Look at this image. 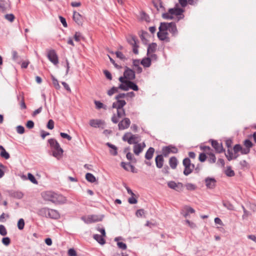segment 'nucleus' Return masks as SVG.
Here are the masks:
<instances>
[{
    "label": "nucleus",
    "mask_w": 256,
    "mask_h": 256,
    "mask_svg": "<svg viewBox=\"0 0 256 256\" xmlns=\"http://www.w3.org/2000/svg\"><path fill=\"white\" fill-rule=\"evenodd\" d=\"M129 89H132L134 91H138V87L136 83L132 80H128Z\"/></svg>",
    "instance_id": "4c0bfd02"
},
{
    "label": "nucleus",
    "mask_w": 256,
    "mask_h": 256,
    "mask_svg": "<svg viewBox=\"0 0 256 256\" xmlns=\"http://www.w3.org/2000/svg\"><path fill=\"white\" fill-rule=\"evenodd\" d=\"M94 238L100 244L103 245L106 243V241L102 236L98 234H94L93 236Z\"/></svg>",
    "instance_id": "c756f323"
},
{
    "label": "nucleus",
    "mask_w": 256,
    "mask_h": 256,
    "mask_svg": "<svg viewBox=\"0 0 256 256\" xmlns=\"http://www.w3.org/2000/svg\"><path fill=\"white\" fill-rule=\"evenodd\" d=\"M242 146L240 144H236L234 147V151L235 154L238 153L239 152H241Z\"/></svg>",
    "instance_id": "680f3d73"
},
{
    "label": "nucleus",
    "mask_w": 256,
    "mask_h": 256,
    "mask_svg": "<svg viewBox=\"0 0 256 256\" xmlns=\"http://www.w3.org/2000/svg\"><path fill=\"white\" fill-rule=\"evenodd\" d=\"M121 166L126 170H130L132 172H135L134 167L130 164V162H122L120 164Z\"/></svg>",
    "instance_id": "4be33fe9"
},
{
    "label": "nucleus",
    "mask_w": 256,
    "mask_h": 256,
    "mask_svg": "<svg viewBox=\"0 0 256 256\" xmlns=\"http://www.w3.org/2000/svg\"><path fill=\"white\" fill-rule=\"evenodd\" d=\"M156 166L158 168H160L162 167L164 159L162 155H158L155 158Z\"/></svg>",
    "instance_id": "412c9836"
},
{
    "label": "nucleus",
    "mask_w": 256,
    "mask_h": 256,
    "mask_svg": "<svg viewBox=\"0 0 256 256\" xmlns=\"http://www.w3.org/2000/svg\"><path fill=\"white\" fill-rule=\"evenodd\" d=\"M124 116H126V113H116V114H114L112 118V121L114 124H116L119 122L120 118Z\"/></svg>",
    "instance_id": "5701e85b"
},
{
    "label": "nucleus",
    "mask_w": 256,
    "mask_h": 256,
    "mask_svg": "<svg viewBox=\"0 0 256 256\" xmlns=\"http://www.w3.org/2000/svg\"><path fill=\"white\" fill-rule=\"evenodd\" d=\"M86 178L88 182L92 183L96 181V178L95 176L90 173H87L86 174Z\"/></svg>",
    "instance_id": "c9c22d12"
},
{
    "label": "nucleus",
    "mask_w": 256,
    "mask_h": 256,
    "mask_svg": "<svg viewBox=\"0 0 256 256\" xmlns=\"http://www.w3.org/2000/svg\"><path fill=\"white\" fill-rule=\"evenodd\" d=\"M54 122L52 120H50L47 124L46 127L50 130H52L54 128Z\"/></svg>",
    "instance_id": "4d7b16f0"
},
{
    "label": "nucleus",
    "mask_w": 256,
    "mask_h": 256,
    "mask_svg": "<svg viewBox=\"0 0 256 256\" xmlns=\"http://www.w3.org/2000/svg\"><path fill=\"white\" fill-rule=\"evenodd\" d=\"M212 145L216 152L220 153L224 150L222 143H218L216 140H211Z\"/></svg>",
    "instance_id": "dca6fc26"
},
{
    "label": "nucleus",
    "mask_w": 256,
    "mask_h": 256,
    "mask_svg": "<svg viewBox=\"0 0 256 256\" xmlns=\"http://www.w3.org/2000/svg\"><path fill=\"white\" fill-rule=\"evenodd\" d=\"M94 103L96 105V109L100 110V108H103L104 110H106V106L104 105L100 101L95 100L94 101Z\"/></svg>",
    "instance_id": "72a5a7b5"
},
{
    "label": "nucleus",
    "mask_w": 256,
    "mask_h": 256,
    "mask_svg": "<svg viewBox=\"0 0 256 256\" xmlns=\"http://www.w3.org/2000/svg\"><path fill=\"white\" fill-rule=\"evenodd\" d=\"M168 30L172 34L173 36L177 34L178 31L174 22H170Z\"/></svg>",
    "instance_id": "aec40b11"
},
{
    "label": "nucleus",
    "mask_w": 256,
    "mask_h": 256,
    "mask_svg": "<svg viewBox=\"0 0 256 256\" xmlns=\"http://www.w3.org/2000/svg\"><path fill=\"white\" fill-rule=\"evenodd\" d=\"M185 186L188 190H194L196 188V186L192 183L186 184Z\"/></svg>",
    "instance_id": "49530a36"
},
{
    "label": "nucleus",
    "mask_w": 256,
    "mask_h": 256,
    "mask_svg": "<svg viewBox=\"0 0 256 256\" xmlns=\"http://www.w3.org/2000/svg\"><path fill=\"white\" fill-rule=\"evenodd\" d=\"M60 218V214L56 210L50 208H48L47 212V216L46 218H50L52 219H58Z\"/></svg>",
    "instance_id": "9b49d317"
},
{
    "label": "nucleus",
    "mask_w": 256,
    "mask_h": 256,
    "mask_svg": "<svg viewBox=\"0 0 256 256\" xmlns=\"http://www.w3.org/2000/svg\"><path fill=\"white\" fill-rule=\"evenodd\" d=\"M52 84L54 88L56 90H59L60 88V86L59 84L58 80L56 78H55L53 76H52Z\"/></svg>",
    "instance_id": "37998d69"
},
{
    "label": "nucleus",
    "mask_w": 256,
    "mask_h": 256,
    "mask_svg": "<svg viewBox=\"0 0 256 256\" xmlns=\"http://www.w3.org/2000/svg\"><path fill=\"white\" fill-rule=\"evenodd\" d=\"M135 196H132V197L130 198L128 200V202L130 204H136L137 203L138 200L134 198Z\"/></svg>",
    "instance_id": "338daca9"
},
{
    "label": "nucleus",
    "mask_w": 256,
    "mask_h": 256,
    "mask_svg": "<svg viewBox=\"0 0 256 256\" xmlns=\"http://www.w3.org/2000/svg\"><path fill=\"white\" fill-rule=\"evenodd\" d=\"M157 44L156 43L152 42L150 44L148 47L147 55H150L151 52H154L156 50Z\"/></svg>",
    "instance_id": "cd10ccee"
},
{
    "label": "nucleus",
    "mask_w": 256,
    "mask_h": 256,
    "mask_svg": "<svg viewBox=\"0 0 256 256\" xmlns=\"http://www.w3.org/2000/svg\"><path fill=\"white\" fill-rule=\"evenodd\" d=\"M16 132L19 134H23L25 130L23 126H18L16 128Z\"/></svg>",
    "instance_id": "5fc2aeb1"
},
{
    "label": "nucleus",
    "mask_w": 256,
    "mask_h": 256,
    "mask_svg": "<svg viewBox=\"0 0 256 256\" xmlns=\"http://www.w3.org/2000/svg\"><path fill=\"white\" fill-rule=\"evenodd\" d=\"M126 104V102L124 100H117L116 102L112 104V108H116L117 112H119L118 110L122 108Z\"/></svg>",
    "instance_id": "6ab92c4d"
},
{
    "label": "nucleus",
    "mask_w": 256,
    "mask_h": 256,
    "mask_svg": "<svg viewBox=\"0 0 256 256\" xmlns=\"http://www.w3.org/2000/svg\"><path fill=\"white\" fill-rule=\"evenodd\" d=\"M178 163V160L175 156H172L169 160V164L172 169H175L176 168Z\"/></svg>",
    "instance_id": "a878e982"
},
{
    "label": "nucleus",
    "mask_w": 256,
    "mask_h": 256,
    "mask_svg": "<svg viewBox=\"0 0 256 256\" xmlns=\"http://www.w3.org/2000/svg\"><path fill=\"white\" fill-rule=\"evenodd\" d=\"M4 17L7 20H9L10 22H13L15 18L14 16L12 14H6L5 15Z\"/></svg>",
    "instance_id": "bf43d9fd"
},
{
    "label": "nucleus",
    "mask_w": 256,
    "mask_h": 256,
    "mask_svg": "<svg viewBox=\"0 0 256 256\" xmlns=\"http://www.w3.org/2000/svg\"><path fill=\"white\" fill-rule=\"evenodd\" d=\"M28 179L33 184H37L38 181L36 179L35 177L33 174H32L30 173H28Z\"/></svg>",
    "instance_id": "09e8293b"
},
{
    "label": "nucleus",
    "mask_w": 256,
    "mask_h": 256,
    "mask_svg": "<svg viewBox=\"0 0 256 256\" xmlns=\"http://www.w3.org/2000/svg\"><path fill=\"white\" fill-rule=\"evenodd\" d=\"M106 145L110 148L114 150V152H112V151H110V154L113 156H116L118 154L117 152V148L114 145L112 144L109 142L106 143Z\"/></svg>",
    "instance_id": "79ce46f5"
},
{
    "label": "nucleus",
    "mask_w": 256,
    "mask_h": 256,
    "mask_svg": "<svg viewBox=\"0 0 256 256\" xmlns=\"http://www.w3.org/2000/svg\"><path fill=\"white\" fill-rule=\"evenodd\" d=\"M204 182L208 188L213 189L216 186V181L214 178L207 177L205 178Z\"/></svg>",
    "instance_id": "f8f14e48"
},
{
    "label": "nucleus",
    "mask_w": 256,
    "mask_h": 256,
    "mask_svg": "<svg viewBox=\"0 0 256 256\" xmlns=\"http://www.w3.org/2000/svg\"><path fill=\"white\" fill-rule=\"evenodd\" d=\"M154 152V148L152 147H150L147 150V151L146 152V153L145 154L144 157H145L146 159L148 160H151L153 157Z\"/></svg>",
    "instance_id": "b1692460"
},
{
    "label": "nucleus",
    "mask_w": 256,
    "mask_h": 256,
    "mask_svg": "<svg viewBox=\"0 0 256 256\" xmlns=\"http://www.w3.org/2000/svg\"><path fill=\"white\" fill-rule=\"evenodd\" d=\"M225 156L228 161L233 159V153L231 149H228L226 152L225 153Z\"/></svg>",
    "instance_id": "a19ab883"
},
{
    "label": "nucleus",
    "mask_w": 256,
    "mask_h": 256,
    "mask_svg": "<svg viewBox=\"0 0 256 256\" xmlns=\"http://www.w3.org/2000/svg\"><path fill=\"white\" fill-rule=\"evenodd\" d=\"M118 87H114L113 86L112 88L108 92V94L111 96H112L114 93L117 92H118Z\"/></svg>",
    "instance_id": "8fccbe9b"
},
{
    "label": "nucleus",
    "mask_w": 256,
    "mask_h": 256,
    "mask_svg": "<svg viewBox=\"0 0 256 256\" xmlns=\"http://www.w3.org/2000/svg\"><path fill=\"white\" fill-rule=\"evenodd\" d=\"M115 54H116V56L117 58H120L122 60H126V56L120 52L116 51L115 52Z\"/></svg>",
    "instance_id": "3c124183"
},
{
    "label": "nucleus",
    "mask_w": 256,
    "mask_h": 256,
    "mask_svg": "<svg viewBox=\"0 0 256 256\" xmlns=\"http://www.w3.org/2000/svg\"><path fill=\"white\" fill-rule=\"evenodd\" d=\"M0 234L2 236H4L7 234L6 230L4 225H0Z\"/></svg>",
    "instance_id": "6e6d98bb"
},
{
    "label": "nucleus",
    "mask_w": 256,
    "mask_h": 256,
    "mask_svg": "<svg viewBox=\"0 0 256 256\" xmlns=\"http://www.w3.org/2000/svg\"><path fill=\"white\" fill-rule=\"evenodd\" d=\"M122 139L124 142H127L130 144H136L140 141V136L138 134L126 132L123 136Z\"/></svg>",
    "instance_id": "7ed1b4c3"
},
{
    "label": "nucleus",
    "mask_w": 256,
    "mask_h": 256,
    "mask_svg": "<svg viewBox=\"0 0 256 256\" xmlns=\"http://www.w3.org/2000/svg\"><path fill=\"white\" fill-rule=\"evenodd\" d=\"M60 136H61L62 138H66L68 140H72V138L71 136H70V135H68V134H67L66 133L60 132Z\"/></svg>",
    "instance_id": "e2e57ef3"
},
{
    "label": "nucleus",
    "mask_w": 256,
    "mask_h": 256,
    "mask_svg": "<svg viewBox=\"0 0 256 256\" xmlns=\"http://www.w3.org/2000/svg\"><path fill=\"white\" fill-rule=\"evenodd\" d=\"M162 17L163 18L166 20H172L174 18V16H172V14H170L168 12L162 14Z\"/></svg>",
    "instance_id": "de8ad7c7"
},
{
    "label": "nucleus",
    "mask_w": 256,
    "mask_h": 256,
    "mask_svg": "<svg viewBox=\"0 0 256 256\" xmlns=\"http://www.w3.org/2000/svg\"><path fill=\"white\" fill-rule=\"evenodd\" d=\"M124 76H125L126 79L128 80H134L136 77L134 71L126 66L125 67Z\"/></svg>",
    "instance_id": "9d476101"
},
{
    "label": "nucleus",
    "mask_w": 256,
    "mask_h": 256,
    "mask_svg": "<svg viewBox=\"0 0 256 256\" xmlns=\"http://www.w3.org/2000/svg\"><path fill=\"white\" fill-rule=\"evenodd\" d=\"M81 219L86 224H90L102 220V218L97 215H90L88 217L82 216Z\"/></svg>",
    "instance_id": "6e6552de"
},
{
    "label": "nucleus",
    "mask_w": 256,
    "mask_h": 256,
    "mask_svg": "<svg viewBox=\"0 0 256 256\" xmlns=\"http://www.w3.org/2000/svg\"><path fill=\"white\" fill-rule=\"evenodd\" d=\"M128 86H129L128 80H127L126 83L120 84L118 86V89H120L123 90L127 91L129 90Z\"/></svg>",
    "instance_id": "58836bf2"
},
{
    "label": "nucleus",
    "mask_w": 256,
    "mask_h": 256,
    "mask_svg": "<svg viewBox=\"0 0 256 256\" xmlns=\"http://www.w3.org/2000/svg\"><path fill=\"white\" fill-rule=\"evenodd\" d=\"M168 186L170 188L178 192H180L183 190L184 184L182 182L176 183L175 182L172 180L168 182Z\"/></svg>",
    "instance_id": "423d86ee"
},
{
    "label": "nucleus",
    "mask_w": 256,
    "mask_h": 256,
    "mask_svg": "<svg viewBox=\"0 0 256 256\" xmlns=\"http://www.w3.org/2000/svg\"><path fill=\"white\" fill-rule=\"evenodd\" d=\"M168 12L172 16L175 15L176 16L177 22L180 20L184 18V16L183 14L184 10L182 8H178V4H176L174 8H169Z\"/></svg>",
    "instance_id": "20e7f679"
},
{
    "label": "nucleus",
    "mask_w": 256,
    "mask_h": 256,
    "mask_svg": "<svg viewBox=\"0 0 256 256\" xmlns=\"http://www.w3.org/2000/svg\"><path fill=\"white\" fill-rule=\"evenodd\" d=\"M168 32H167L159 31L157 33V36L160 40H166L167 42H170V38L167 36Z\"/></svg>",
    "instance_id": "f3484780"
},
{
    "label": "nucleus",
    "mask_w": 256,
    "mask_h": 256,
    "mask_svg": "<svg viewBox=\"0 0 256 256\" xmlns=\"http://www.w3.org/2000/svg\"><path fill=\"white\" fill-rule=\"evenodd\" d=\"M225 174L230 177H232L234 176L235 173L233 170H232L230 166H227L226 169L225 170Z\"/></svg>",
    "instance_id": "e433bc0d"
},
{
    "label": "nucleus",
    "mask_w": 256,
    "mask_h": 256,
    "mask_svg": "<svg viewBox=\"0 0 256 256\" xmlns=\"http://www.w3.org/2000/svg\"><path fill=\"white\" fill-rule=\"evenodd\" d=\"M223 206L228 210H234V206L229 202H223Z\"/></svg>",
    "instance_id": "603ef678"
},
{
    "label": "nucleus",
    "mask_w": 256,
    "mask_h": 256,
    "mask_svg": "<svg viewBox=\"0 0 256 256\" xmlns=\"http://www.w3.org/2000/svg\"><path fill=\"white\" fill-rule=\"evenodd\" d=\"M0 150H1L0 156L1 157L8 160L10 158V154L2 146H0Z\"/></svg>",
    "instance_id": "7c9ffc66"
},
{
    "label": "nucleus",
    "mask_w": 256,
    "mask_h": 256,
    "mask_svg": "<svg viewBox=\"0 0 256 256\" xmlns=\"http://www.w3.org/2000/svg\"><path fill=\"white\" fill-rule=\"evenodd\" d=\"M142 18L143 20H144L146 22H149L150 21V18L148 14H147L146 12H142Z\"/></svg>",
    "instance_id": "69168bd1"
},
{
    "label": "nucleus",
    "mask_w": 256,
    "mask_h": 256,
    "mask_svg": "<svg viewBox=\"0 0 256 256\" xmlns=\"http://www.w3.org/2000/svg\"><path fill=\"white\" fill-rule=\"evenodd\" d=\"M73 20L79 26H82L83 23V18L78 12L74 10L72 16Z\"/></svg>",
    "instance_id": "2eb2a0df"
},
{
    "label": "nucleus",
    "mask_w": 256,
    "mask_h": 256,
    "mask_svg": "<svg viewBox=\"0 0 256 256\" xmlns=\"http://www.w3.org/2000/svg\"><path fill=\"white\" fill-rule=\"evenodd\" d=\"M42 196L44 200L56 204H64L66 202V198L65 196L53 191L42 192Z\"/></svg>",
    "instance_id": "f257e3e1"
},
{
    "label": "nucleus",
    "mask_w": 256,
    "mask_h": 256,
    "mask_svg": "<svg viewBox=\"0 0 256 256\" xmlns=\"http://www.w3.org/2000/svg\"><path fill=\"white\" fill-rule=\"evenodd\" d=\"M48 60L54 65L58 63V56L54 50H50L48 54Z\"/></svg>",
    "instance_id": "1a4fd4ad"
},
{
    "label": "nucleus",
    "mask_w": 256,
    "mask_h": 256,
    "mask_svg": "<svg viewBox=\"0 0 256 256\" xmlns=\"http://www.w3.org/2000/svg\"><path fill=\"white\" fill-rule=\"evenodd\" d=\"M170 22H160L158 28L159 31L166 32L168 30Z\"/></svg>",
    "instance_id": "2f4dec72"
},
{
    "label": "nucleus",
    "mask_w": 256,
    "mask_h": 256,
    "mask_svg": "<svg viewBox=\"0 0 256 256\" xmlns=\"http://www.w3.org/2000/svg\"><path fill=\"white\" fill-rule=\"evenodd\" d=\"M17 97H18V100H20V99H21V100H20V106L21 109L22 110L26 109V104L24 102L23 96H21L20 95H19V96H18Z\"/></svg>",
    "instance_id": "ea45409f"
},
{
    "label": "nucleus",
    "mask_w": 256,
    "mask_h": 256,
    "mask_svg": "<svg viewBox=\"0 0 256 256\" xmlns=\"http://www.w3.org/2000/svg\"><path fill=\"white\" fill-rule=\"evenodd\" d=\"M182 164L184 166V174L185 176H188L191 174L194 168V165L191 163L190 159L186 158L183 160Z\"/></svg>",
    "instance_id": "39448f33"
},
{
    "label": "nucleus",
    "mask_w": 256,
    "mask_h": 256,
    "mask_svg": "<svg viewBox=\"0 0 256 256\" xmlns=\"http://www.w3.org/2000/svg\"><path fill=\"white\" fill-rule=\"evenodd\" d=\"M82 38V34L79 32H76L74 35V39L76 42H80V39Z\"/></svg>",
    "instance_id": "864d4df0"
},
{
    "label": "nucleus",
    "mask_w": 256,
    "mask_h": 256,
    "mask_svg": "<svg viewBox=\"0 0 256 256\" xmlns=\"http://www.w3.org/2000/svg\"><path fill=\"white\" fill-rule=\"evenodd\" d=\"M244 144L245 148H246L250 150L254 146V144H252V142L248 139H246L244 140Z\"/></svg>",
    "instance_id": "c03bdc74"
},
{
    "label": "nucleus",
    "mask_w": 256,
    "mask_h": 256,
    "mask_svg": "<svg viewBox=\"0 0 256 256\" xmlns=\"http://www.w3.org/2000/svg\"><path fill=\"white\" fill-rule=\"evenodd\" d=\"M90 125L94 128H100L104 126V122L98 119H92L90 120Z\"/></svg>",
    "instance_id": "4468645a"
},
{
    "label": "nucleus",
    "mask_w": 256,
    "mask_h": 256,
    "mask_svg": "<svg viewBox=\"0 0 256 256\" xmlns=\"http://www.w3.org/2000/svg\"><path fill=\"white\" fill-rule=\"evenodd\" d=\"M24 220L23 218H20L18 222V228L20 230L24 229Z\"/></svg>",
    "instance_id": "a18cd8bd"
},
{
    "label": "nucleus",
    "mask_w": 256,
    "mask_h": 256,
    "mask_svg": "<svg viewBox=\"0 0 256 256\" xmlns=\"http://www.w3.org/2000/svg\"><path fill=\"white\" fill-rule=\"evenodd\" d=\"M2 242L6 246H8L10 244V240L9 238L5 237V238H2Z\"/></svg>",
    "instance_id": "0e129e2a"
},
{
    "label": "nucleus",
    "mask_w": 256,
    "mask_h": 256,
    "mask_svg": "<svg viewBox=\"0 0 256 256\" xmlns=\"http://www.w3.org/2000/svg\"><path fill=\"white\" fill-rule=\"evenodd\" d=\"M12 59L14 60V61H16L18 62H20L22 60V58L20 56L18 52L15 50H12Z\"/></svg>",
    "instance_id": "c85d7f7f"
},
{
    "label": "nucleus",
    "mask_w": 256,
    "mask_h": 256,
    "mask_svg": "<svg viewBox=\"0 0 256 256\" xmlns=\"http://www.w3.org/2000/svg\"><path fill=\"white\" fill-rule=\"evenodd\" d=\"M154 6L158 10H159V7L160 8H164V7L162 6V2L161 0H154L152 2Z\"/></svg>",
    "instance_id": "f704fd0d"
},
{
    "label": "nucleus",
    "mask_w": 256,
    "mask_h": 256,
    "mask_svg": "<svg viewBox=\"0 0 256 256\" xmlns=\"http://www.w3.org/2000/svg\"><path fill=\"white\" fill-rule=\"evenodd\" d=\"M146 145L144 143H143V146L141 145V144H136L134 146V152L135 154L138 156L144 150Z\"/></svg>",
    "instance_id": "a211bd4d"
},
{
    "label": "nucleus",
    "mask_w": 256,
    "mask_h": 256,
    "mask_svg": "<svg viewBox=\"0 0 256 256\" xmlns=\"http://www.w3.org/2000/svg\"><path fill=\"white\" fill-rule=\"evenodd\" d=\"M0 10L3 12H4L6 10V8L4 4V0H0Z\"/></svg>",
    "instance_id": "13d9d810"
},
{
    "label": "nucleus",
    "mask_w": 256,
    "mask_h": 256,
    "mask_svg": "<svg viewBox=\"0 0 256 256\" xmlns=\"http://www.w3.org/2000/svg\"><path fill=\"white\" fill-rule=\"evenodd\" d=\"M48 143L52 150L53 156L57 159H60L62 155L64 150L61 148L58 142L54 138H50L48 140Z\"/></svg>",
    "instance_id": "f03ea898"
},
{
    "label": "nucleus",
    "mask_w": 256,
    "mask_h": 256,
    "mask_svg": "<svg viewBox=\"0 0 256 256\" xmlns=\"http://www.w3.org/2000/svg\"><path fill=\"white\" fill-rule=\"evenodd\" d=\"M178 152V148L172 145L164 146L162 148V152L164 156H167L170 153L176 154Z\"/></svg>",
    "instance_id": "0eeeda50"
},
{
    "label": "nucleus",
    "mask_w": 256,
    "mask_h": 256,
    "mask_svg": "<svg viewBox=\"0 0 256 256\" xmlns=\"http://www.w3.org/2000/svg\"><path fill=\"white\" fill-rule=\"evenodd\" d=\"M117 246L118 248L123 250H126L127 248L126 244L122 242H117Z\"/></svg>",
    "instance_id": "052dcab7"
},
{
    "label": "nucleus",
    "mask_w": 256,
    "mask_h": 256,
    "mask_svg": "<svg viewBox=\"0 0 256 256\" xmlns=\"http://www.w3.org/2000/svg\"><path fill=\"white\" fill-rule=\"evenodd\" d=\"M130 124V120L128 118H124L118 124L120 130H124L128 128Z\"/></svg>",
    "instance_id": "ddd939ff"
},
{
    "label": "nucleus",
    "mask_w": 256,
    "mask_h": 256,
    "mask_svg": "<svg viewBox=\"0 0 256 256\" xmlns=\"http://www.w3.org/2000/svg\"><path fill=\"white\" fill-rule=\"evenodd\" d=\"M151 58L150 57L144 58L142 59L140 64L145 68H148L151 65Z\"/></svg>",
    "instance_id": "bb28decb"
},
{
    "label": "nucleus",
    "mask_w": 256,
    "mask_h": 256,
    "mask_svg": "<svg viewBox=\"0 0 256 256\" xmlns=\"http://www.w3.org/2000/svg\"><path fill=\"white\" fill-rule=\"evenodd\" d=\"M68 255L69 256H76V252L74 248H70L68 250Z\"/></svg>",
    "instance_id": "774afa93"
},
{
    "label": "nucleus",
    "mask_w": 256,
    "mask_h": 256,
    "mask_svg": "<svg viewBox=\"0 0 256 256\" xmlns=\"http://www.w3.org/2000/svg\"><path fill=\"white\" fill-rule=\"evenodd\" d=\"M48 208L44 207L38 208L36 212V214L40 216L46 218L47 216V212Z\"/></svg>",
    "instance_id": "393cba45"
},
{
    "label": "nucleus",
    "mask_w": 256,
    "mask_h": 256,
    "mask_svg": "<svg viewBox=\"0 0 256 256\" xmlns=\"http://www.w3.org/2000/svg\"><path fill=\"white\" fill-rule=\"evenodd\" d=\"M127 41L132 46L137 44L138 42V39L136 36H130L127 38Z\"/></svg>",
    "instance_id": "473e14b6"
}]
</instances>
